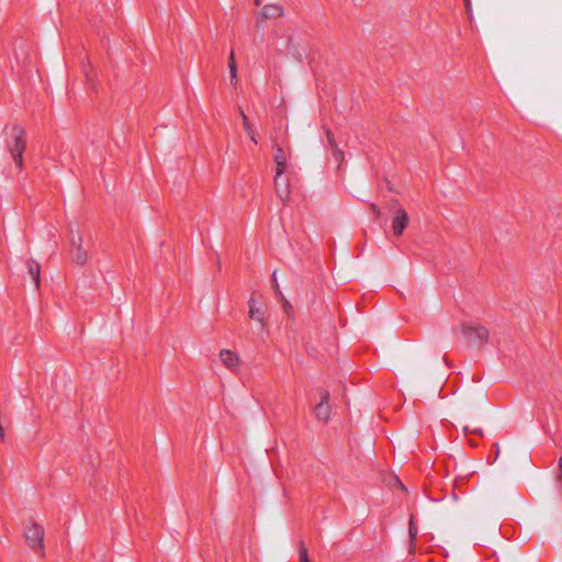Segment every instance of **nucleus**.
<instances>
[{"instance_id": "2eb2a0df", "label": "nucleus", "mask_w": 562, "mask_h": 562, "mask_svg": "<svg viewBox=\"0 0 562 562\" xmlns=\"http://www.w3.org/2000/svg\"><path fill=\"white\" fill-rule=\"evenodd\" d=\"M86 78H87L88 83L90 85V88L92 90H95V86L93 83V77L90 75L89 71H86Z\"/></svg>"}, {"instance_id": "423d86ee", "label": "nucleus", "mask_w": 562, "mask_h": 562, "mask_svg": "<svg viewBox=\"0 0 562 562\" xmlns=\"http://www.w3.org/2000/svg\"><path fill=\"white\" fill-rule=\"evenodd\" d=\"M249 318L255 321L263 329L266 324V305L259 299L251 296L248 301Z\"/></svg>"}, {"instance_id": "7ed1b4c3", "label": "nucleus", "mask_w": 562, "mask_h": 562, "mask_svg": "<svg viewBox=\"0 0 562 562\" xmlns=\"http://www.w3.org/2000/svg\"><path fill=\"white\" fill-rule=\"evenodd\" d=\"M218 360L220 363L227 369L229 372L237 374L239 373L241 366H243V359L241 356L229 348H222L218 351Z\"/></svg>"}, {"instance_id": "4468645a", "label": "nucleus", "mask_w": 562, "mask_h": 562, "mask_svg": "<svg viewBox=\"0 0 562 562\" xmlns=\"http://www.w3.org/2000/svg\"><path fill=\"white\" fill-rule=\"evenodd\" d=\"M229 74H231V80L234 82L237 79V66L234 60V53L232 52L229 57Z\"/></svg>"}, {"instance_id": "ddd939ff", "label": "nucleus", "mask_w": 562, "mask_h": 562, "mask_svg": "<svg viewBox=\"0 0 562 562\" xmlns=\"http://www.w3.org/2000/svg\"><path fill=\"white\" fill-rule=\"evenodd\" d=\"M331 146V156L334 161L337 164V166H340L344 161V153L341 149L338 148V146L330 140Z\"/></svg>"}, {"instance_id": "1a4fd4ad", "label": "nucleus", "mask_w": 562, "mask_h": 562, "mask_svg": "<svg viewBox=\"0 0 562 562\" xmlns=\"http://www.w3.org/2000/svg\"><path fill=\"white\" fill-rule=\"evenodd\" d=\"M259 15L267 20H278L284 15V8L280 3H267L261 7Z\"/></svg>"}, {"instance_id": "f8f14e48", "label": "nucleus", "mask_w": 562, "mask_h": 562, "mask_svg": "<svg viewBox=\"0 0 562 562\" xmlns=\"http://www.w3.org/2000/svg\"><path fill=\"white\" fill-rule=\"evenodd\" d=\"M243 127L248 137L250 138L251 143L257 145L258 144V133L248 120V117L243 114Z\"/></svg>"}, {"instance_id": "9d476101", "label": "nucleus", "mask_w": 562, "mask_h": 562, "mask_svg": "<svg viewBox=\"0 0 562 562\" xmlns=\"http://www.w3.org/2000/svg\"><path fill=\"white\" fill-rule=\"evenodd\" d=\"M407 223H408L407 213L402 207H398L394 213L393 224H392V229H393L394 235H396V236L402 235L405 227L407 226Z\"/></svg>"}, {"instance_id": "dca6fc26", "label": "nucleus", "mask_w": 562, "mask_h": 562, "mask_svg": "<svg viewBox=\"0 0 562 562\" xmlns=\"http://www.w3.org/2000/svg\"><path fill=\"white\" fill-rule=\"evenodd\" d=\"M416 532H417V530L415 528V525H414L413 520H411V522H409V533H411L412 537H415Z\"/></svg>"}, {"instance_id": "f257e3e1", "label": "nucleus", "mask_w": 562, "mask_h": 562, "mask_svg": "<svg viewBox=\"0 0 562 562\" xmlns=\"http://www.w3.org/2000/svg\"><path fill=\"white\" fill-rule=\"evenodd\" d=\"M44 535L45 531L43 526L34 520L30 521L24 531V538L27 546L42 558L45 557Z\"/></svg>"}, {"instance_id": "f3484780", "label": "nucleus", "mask_w": 562, "mask_h": 562, "mask_svg": "<svg viewBox=\"0 0 562 562\" xmlns=\"http://www.w3.org/2000/svg\"><path fill=\"white\" fill-rule=\"evenodd\" d=\"M301 562H308L307 553L304 550L301 552Z\"/></svg>"}, {"instance_id": "a211bd4d", "label": "nucleus", "mask_w": 562, "mask_h": 562, "mask_svg": "<svg viewBox=\"0 0 562 562\" xmlns=\"http://www.w3.org/2000/svg\"><path fill=\"white\" fill-rule=\"evenodd\" d=\"M256 5H261V0H254Z\"/></svg>"}, {"instance_id": "9b49d317", "label": "nucleus", "mask_w": 562, "mask_h": 562, "mask_svg": "<svg viewBox=\"0 0 562 562\" xmlns=\"http://www.w3.org/2000/svg\"><path fill=\"white\" fill-rule=\"evenodd\" d=\"M27 270L35 283L36 289H40V286H41V265H40V262L34 259H30L27 261Z\"/></svg>"}, {"instance_id": "20e7f679", "label": "nucleus", "mask_w": 562, "mask_h": 562, "mask_svg": "<svg viewBox=\"0 0 562 562\" xmlns=\"http://www.w3.org/2000/svg\"><path fill=\"white\" fill-rule=\"evenodd\" d=\"M70 254L72 260L80 266H83L89 260V254L83 247V237L80 233L71 232L70 237Z\"/></svg>"}, {"instance_id": "f03ea898", "label": "nucleus", "mask_w": 562, "mask_h": 562, "mask_svg": "<svg viewBox=\"0 0 562 562\" xmlns=\"http://www.w3.org/2000/svg\"><path fill=\"white\" fill-rule=\"evenodd\" d=\"M13 142L9 144V151L19 168L23 169V153L26 148V133L23 127L14 125L12 127Z\"/></svg>"}, {"instance_id": "39448f33", "label": "nucleus", "mask_w": 562, "mask_h": 562, "mask_svg": "<svg viewBox=\"0 0 562 562\" xmlns=\"http://www.w3.org/2000/svg\"><path fill=\"white\" fill-rule=\"evenodd\" d=\"M463 336L474 344L485 342L488 338V330L481 324L469 322L461 327Z\"/></svg>"}, {"instance_id": "6e6552de", "label": "nucleus", "mask_w": 562, "mask_h": 562, "mask_svg": "<svg viewBox=\"0 0 562 562\" xmlns=\"http://www.w3.org/2000/svg\"><path fill=\"white\" fill-rule=\"evenodd\" d=\"M315 416L317 419L327 422L330 416L329 393L327 391L319 392V402L315 406Z\"/></svg>"}, {"instance_id": "0eeeda50", "label": "nucleus", "mask_w": 562, "mask_h": 562, "mask_svg": "<svg viewBox=\"0 0 562 562\" xmlns=\"http://www.w3.org/2000/svg\"><path fill=\"white\" fill-rule=\"evenodd\" d=\"M286 160H288L286 154L282 149H278L274 154V161L277 165L276 186L278 188V194L282 199H285L289 195L286 189H284L283 191L280 189V187L282 184L281 176H282L283 171L285 170Z\"/></svg>"}]
</instances>
